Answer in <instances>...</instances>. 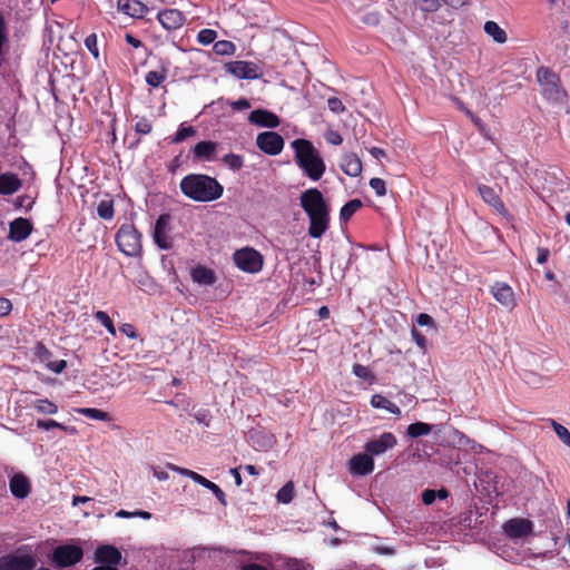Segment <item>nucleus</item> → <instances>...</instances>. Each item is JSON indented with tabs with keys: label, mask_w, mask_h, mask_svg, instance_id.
<instances>
[{
	"label": "nucleus",
	"mask_w": 570,
	"mask_h": 570,
	"mask_svg": "<svg viewBox=\"0 0 570 570\" xmlns=\"http://www.w3.org/2000/svg\"><path fill=\"white\" fill-rule=\"evenodd\" d=\"M299 205L309 219L308 235L321 238L331 223V207L324 195L317 188H308L301 193Z\"/></svg>",
	"instance_id": "nucleus-1"
},
{
	"label": "nucleus",
	"mask_w": 570,
	"mask_h": 570,
	"mask_svg": "<svg viewBox=\"0 0 570 570\" xmlns=\"http://www.w3.org/2000/svg\"><path fill=\"white\" fill-rule=\"evenodd\" d=\"M181 193L200 203H208L222 197L223 185L214 177L205 174H189L179 184Z\"/></svg>",
	"instance_id": "nucleus-2"
},
{
	"label": "nucleus",
	"mask_w": 570,
	"mask_h": 570,
	"mask_svg": "<svg viewBox=\"0 0 570 570\" xmlns=\"http://www.w3.org/2000/svg\"><path fill=\"white\" fill-rule=\"evenodd\" d=\"M292 148L295 153V163L304 175L313 181L320 180L326 170V165L312 141L298 138L292 141Z\"/></svg>",
	"instance_id": "nucleus-3"
},
{
	"label": "nucleus",
	"mask_w": 570,
	"mask_h": 570,
	"mask_svg": "<svg viewBox=\"0 0 570 570\" xmlns=\"http://www.w3.org/2000/svg\"><path fill=\"white\" fill-rule=\"evenodd\" d=\"M537 80L541 86L542 96L551 102L559 104L567 99V91L561 86L560 77L549 67H539Z\"/></svg>",
	"instance_id": "nucleus-4"
},
{
	"label": "nucleus",
	"mask_w": 570,
	"mask_h": 570,
	"mask_svg": "<svg viewBox=\"0 0 570 570\" xmlns=\"http://www.w3.org/2000/svg\"><path fill=\"white\" fill-rule=\"evenodd\" d=\"M116 243L121 253L127 256H138L141 253V235L132 224H124L116 234Z\"/></svg>",
	"instance_id": "nucleus-5"
},
{
	"label": "nucleus",
	"mask_w": 570,
	"mask_h": 570,
	"mask_svg": "<svg viewBox=\"0 0 570 570\" xmlns=\"http://www.w3.org/2000/svg\"><path fill=\"white\" fill-rule=\"evenodd\" d=\"M26 549L27 547H21L14 554L2 556L0 558V570H33L37 561L31 550L27 553L19 554Z\"/></svg>",
	"instance_id": "nucleus-6"
},
{
	"label": "nucleus",
	"mask_w": 570,
	"mask_h": 570,
	"mask_svg": "<svg viewBox=\"0 0 570 570\" xmlns=\"http://www.w3.org/2000/svg\"><path fill=\"white\" fill-rule=\"evenodd\" d=\"M233 259L239 269L252 274L258 273L264 263L262 254L250 247L237 249L233 255Z\"/></svg>",
	"instance_id": "nucleus-7"
},
{
	"label": "nucleus",
	"mask_w": 570,
	"mask_h": 570,
	"mask_svg": "<svg viewBox=\"0 0 570 570\" xmlns=\"http://www.w3.org/2000/svg\"><path fill=\"white\" fill-rule=\"evenodd\" d=\"M224 70L237 79H258L262 76L259 67L253 61L236 60L224 65Z\"/></svg>",
	"instance_id": "nucleus-8"
},
{
	"label": "nucleus",
	"mask_w": 570,
	"mask_h": 570,
	"mask_svg": "<svg viewBox=\"0 0 570 570\" xmlns=\"http://www.w3.org/2000/svg\"><path fill=\"white\" fill-rule=\"evenodd\" d=\"M83 557V551L78 546L63 544L53 550L52 560L57 567H70L78 563Z\"/></svg>",
	"instance_id": "nucleus-9"
},
{
	"label": "nucleus",
	"mask_w": 570,
	"mask_h": 570,
	"mask_svg": "<svg viewBox=\"0 0 570 570\" xmlns=\"http://www.w3.org/2000/svg\"><path fill=\"white\" fill-rule=\"evenodd\" d=\"M256 146L271 156L279 155L284 148V139L276 131L259 132L256 137Z\"/></svg>",
	"instance_id": "nucleus-10"
},
{
	"label": "nucleus",
	"mask_w": 570,
	"mask_h": 570,
	"mask_svg": "<svg viewBox=\"0 0 570 570\" xmlns=\"http://www.w3.org/2000/svg\"><path fill=\"white\" fill-rule=\"evenodd\" d=\"M169 232H170V215L163 214L157 218L156 224H155V229H154V240L160 249H170L171 248L173 242L169 236Z\"/></svg>",
	"instance_id": "nucleus-11"
},
{
	"label": "nucleus",
	"mask_w": 570,
	"mask_h": 570,
	"mask_svg": "<svg viewBox=\"0 0 570 570\" xmlns=\"http://www.w3.org/2000/svg\"><path fill=\"white\" fill-rule=\"evenodd\" d=\"M397 441L395 435L391 432H385L377 439L367 441L364 445V449L365 452L373 458V455H380L385 453L387 450L393 449Z\"/></svg>",
	"instance_id": "nucleus-12"
},
{
	"label": "nucleus",
	"mask_w": 570,
	"mask_h": 570,
	"mask_svg": "<svg viewBox=\"0 0 570 570\" xmlns=\"http://www.w3.org/2000/svg\"><path fill=\"white\" fill-rule=\"evenodd\" d=\"M504 533L511 539L528 537L533 530V523L528 519L514 518L503 524Z\"/></svg>",
	"instance_id": "nucleus-13"
},
{
	"label": "nucleus",
	"mask_w": 570,
	"mask_h": 570,
	"mask_svg": "<svg viewBox=\"0 0 570 570\" xmlns=\"http://www.w3.org/2000/svg\"><path fill=\"white\" fill-rule=\"evenodd\" d=\"M494 299L508 309H513L517 305L514 292L510 285L503 282H495L490 289Z\"/></svg>",
	"instance_id": "nucleus-14"
},
{
	"label": "nucleus",
	"mask_w": 570,
	"mask_h": 570,
	"mask_svg": "<svg viewBox=\"0 0 570 570\" xmlns=\"http://www.w3.org/2000/svg\"><path fill=\"white\" fill-rule=\"evenodd\" d=\"M32 230V223L28 218L18 217L9 224L8 238L12 242L20 243L27 239Z\"/></svg>",
	"instance_id": "nucleus-15"
},
{
	"label": "nucleus",
	"mask_w": 570,
	"mask_h": 570,
	"mask_svg": "<svg viewBox=\"0 0 570 570\" xmlns=\"http://www.w3.org/2000/svg\"><path fill=\"white\" fill-rule=\"evenodd\" d=\"M157 19L164 29L177 30L186 22L185 14L178 9H165L158 12Z\"/></svg>",
	"instance_id": "nucleus-16"
},
{
	"label": "nucleus",
	"mask_w": 570,
	"mask_h": 570,
	"mask_svg": "<svg viewBox=\"0 0 570 570\" xmlns=\"http://www.w3.org/2000/svg\"><path fill=\"white\" fill-rule=\"evenodd\" d=\"M348 469L353 475H367L374 470V460L366 452L355 454L348 461Z\"/></svg>",
	"instance_id": "nucleus-17"
},
{
	"label": "nucleus",
	"mask_w": 570,
	"mask_h": 570,
	"mask_svg": "<svg viewBox=\"0 0 570 570\" xmlns=\"http://www.w3.org/2000/svg\"><path fill=\"white\" fill-rule=\"evenodd\" d=\"M249 122L266 128H276L281 120L277 115L266 109L253 110L248 116Z\"/></svg>",
	"instance_id": "nucleus-18"
},
{
	"label": "nucleus",
	"mask_w": 570,
	"mask_h": 570,
	"mask_svg": "<svg viewBox=\"0 0 570 570\" xmlns=\"http://www.w3.org/2000/svg\"><path fill=\"white\" fill-rule=\"evenodd\" d=\"M9 488L17 499H24L31 492L30 480L23 473H16L10 478Z\"/></svg>",
	"instance_id": "nucleus-19"
},
{
	"label": "nucleus",
	"mask_w": 570,
	"mask_h": 570,
	"mask_svg": "<svg viewBox=\"0 0 570 570\" xmlns=\"http://www.w3.org/2000/svg\"><path fill=\"white\" fill-rule=\"evenodd\" d=\"M96 561L106 566H117L121 561V552L114 546H100L96 550Z\"/></svg>",
	"instance_id": "nucleus-20"
},
{
	"label": "nucleus",
	"mask_w": 570,
	"mask_h": 570,
	"mask_svg": "<svg viewBox=\"0 0 570 570\" xmlns=\"http://www.w3.org/2000/svg\"><path fill=\"white\" fill-rule=\"evenodd\" d=\"M478 191L481 196V198L491 206L494 210H497L500 214H505L507 209L505 206L500 198L499 194L494 190L493 187L480 184L478 186Z\"/></svg>",
	"instance_id": "nucleus-21"
},
{
	"label": "nucleus",
	"mask_w": 570,
	"mask_h": 570,
	"mask_svg": "<svg viewBox=\"0 0 570 570\" xmlns=\"http://www.w3.org/2000/svg\"><path fill=\"white\" fill-rule=\"evenodd\" d=\"M118 9L136 19L144 18L149 11L148 7L139 0H118Z\"/></svg>",
	"instance_id": "nucleus-22"
},
{
	"label": "nucleus",
	"mask_w": 570,
	"mask_h": 570,
	"mask_svg": "<svg viewBox=\"0 0 570 570\" xmlns=\"http://www.w3.org/2000/svg\"><path fill=\"white\" fill-rule=\"evenodd\" d=\"M340 167L343 173L351 177L361 175L363 166L358 156L354 153H346L342 156Z\"/></svg>",
	"instance_id": "nucleus-23"
},
{
	"label": "nucleus",
	"mask_w": 570,
	"mask_h": 570,
	"mask_svg": "<svg viewBox=\"0 0 570 570\" xmlns=\"http://www.w3.org/2000/svg\"><path fill=\"white\" fill-rule=\"evenodd\" d=\"M217 149V144L210 140H203L195 145L193 155L196 160L210 161L214 160Z\"/></svg>",
	"instance_id": "nucleus-24"
},
{
	"label": "nucleus",
	"mask_w": 570,
	"mask_h": 570,
	"mask_svg": "<svg viewBox=\"0 0 570 570\" xmlns=\"http://www.w3.org/2000/svg\"><path fill=\"white\" fill-rule=\"evenodd\" d=\"M22 186L17 174L3 173L0 175V195L9 196L17 193Z\"/></svg>",
	"instance_id": "nucleus-25"
},
{
	"label": "nucleus",
	"mask_w": 570,
	"mask_h": 570,
	"mask_svg": "<svg viewBox=\"0 0 570 570\" xmlns=\"http://www.w3.org/2000/svg\"><path fill=\"white\" fill-rule=\"evenodd\" d=\"M190 276L195 283L205 286H212L217 281L215 272L203 265L194 267L190 272Z\"/></svg>",
	"instance_id": "nucleus-26"
},
{
	"label": "nucleus",
	"mask_w": 570,
	"mask_h": 570,
	"mask_svg": "<svg viewBox=\"0 0 570 570\" xmlns=\"http://www.w3.org/2000/svg\"><path fill=\"white\" fill-rule=\"evenodd\" d=\"M371 405L375 409H382V410H385L392 414H395V415H400L401 414V410L400 407L393 403L392 401H390L387 397L381 395V394H374L372 397H371Z\"/></svg>",
	"instance_id": "nucleus-27"
},
{
	"label": "nucleus",
	"mask_w": 570,
	"mask_h": 570,
	"mask_svg": "<svg viewBox=\"0 0 570 570\" xmlns=\"http://www.w3.org/2000/svg\"><path fill=\"white\" fill-rule=\"evenodd\" d=\"M483 29L498 43H504L508 39L507 32L495 21H487Z\"/></svg>",
	"instance_id": "nucleus-28"
},
{
	"label": "nucleus",
	"mask_w": 570,
	"mask_h": 570,
	"mask_svg": "<svg viewBox=\"0 0 570 570\" xmlns=\"http://www.w3.org/2000/svg\"><path fill=\"white\" fill-rule=\"evenodd\" d=\"M168 77V69L163 66L158 70H150L145 76V81L153 88H158Z\"/></svg>",
	"instance_id": "nucleus-29"
},
{
	"label": "nucleus",
	"mask_w": 570,
	"mask_h": 570,
	"mask_svg": "<svg viewBox=\"0 0 570 570\" xmlns=\"http://www.w3.org/2000/svg\"><path fill=\"white\" fill-rule=\"evenodd\" d=\"M31 406L43 415H52L58 412V405L48 399H37L31 402Z\"/></svg>",
	"instance_id": "nucleus-30"
},
{
	"label": "nucleus",
	"mask_w": 570,
	"mask_h": 570,
	"mask_svg": "<svg viewBox=\"0 0 570 570\" xmlns=\"http://www.w3.org/2000/svg\"><path fill=\"white\" fill-rule=\"evenodd\" d=\"M362 206V202L357 198L348 200L340 210V220L347 223Z\"/></svg>",
	"instance_id": "nucleus-31"
},
{
	"label": "nucleus",
	"mask_w": 570,
	"mask_h": 570,
	"mask_svg": "<svg viewBox=\"0 0 570 570\" xmlns=\"http://www.w3.org/2000/svg\"><path fill=\"white\" fill-rule=\"evenodd\" d=\"M196 483L203 485L204 488H206V490L212 491L213 494L217 498V500L220 503L226 504V495H225L224 491L216 483L209 481L208 479H206L203 475H199Z\"/></svg>",
	"instance_id": "nucleus-32"
},
{
	"label": "nucleus",
	"mask_w": 570,
	"mask_h": 570,
	"mask_svg": "<svg viewBox=\"0 0 570 570\" xmlns=\"http://www.w3.org/2000/svg\"><path fill=\"white\" fill-rule=\"evenodd\" d=\"M433 426L425 422H415L407 426V435L413 439L428 435L432 432Z\"/></svg>",
	"instance_id": "nucleus-33"
},
{
	"label": "nucleus",
	"mask_w": 570,
	"mask_h": 570,
	"mask_svg": "<svg viewBox=\"0 0 570 570\" xmlns=\"http://www.w3.org/2000/svg\"><path fill=\"white\" fill-rule=\"evenodd\" d=\"M77 413L91 419V420H98V421H109L110 415L108 412H105L95 407H80L76 410Z\"/></svg>",
	"instance_id": "nucleus-34"
},
{
	"label": "nucleus",
	"mask_w": 570,
	"mask_h": 570,
	"mask_svg": "<svg viewBox=\"0 0 570 570\" xmlns=\"http://www.w3.org/2000/svg\"><path fill=\"white\" fill-rule=\"evenodd\" d=\"M213 51L217 56H233L236 52V46L229 40H219L214 43Z\"/></svg>",
	"instance_id": "nucleus-35"
},
{
	"label": "nucleus",
	"mask_w": 570,
	"mask_h": 570,
	"mask_svg": "<svg viewBox=\"0 0 570 570\" xmlns=\"http://www.w3.org/2000/svg\"><path fill=\"white\" fill-rule=\"evenodd\" d=\"M97 214L102 219H111L115 215L114 202L110 199H104L98 204Z\"/></svg>",
	"instance_id": "nucleus-36"
},
{
	"label": "nucleus",
	"mask_w": 570,
	"mask_h": 570,
	"mask_svg": "<svg viewBox=\"0 0 570 570\" xmlns=\"http://www.w3.org/2000/svg\"><path fill=\"white\" fill-rule=\"evenodd\" d=\"M94 317L96 321H98L101 325L106 327L110 335L116 336V327L114 325V322L106 312L98 311L95 313Z\"/></svg>",
	"instance_id": "nucleus-37"
},
{
	"label": "nucleus",
	"mask_w": 570,
	"mask_h": 570,
	"mask_svg": "<svg viewBox=\"0 0 570 570\" xmlns=\"http://www.w3.org/2000/svg\"><path fill=\"white\" fill-rule=\"evenodd\" d=\"M223 163L228 168L236 171V170H239L244 166V158L240 155L230 153L223 157Z\"/></svg>",
	"instance_id": "nucleus-38"
},
{
	"label": "nucleus",
	"mask_w": 570,
	"mask_h": 570,
	"mask_svg": "<svg viewBox=\"0 0 570 570\" xmlns=\"http://www.w3.org/2000/svg\"><path fill=\"white\" fill-rule=\"evenodd\" d=\"M195 135H196V129L193 126L185 127L181 125L178 128V130L176 131V134L174 135V137L171 138V142L179 144V142L184 141L185 139H187L188 137H191Z\"/></svg>",
	"instance_id": "nucleus-39"
},
{
	"label": "nucleus",
	"mask_w": 570,
	"mask_h": 570,
	"mask_svg": "<svg viewBox=\"0 0 570 570\" xmlns=\"http://www.w3.org/2000/svg\"><path fill=\"white\" fill-rule=\"evenodd\" d=\"M294 497V485L292 482L284 484L277 492V500L282 503H289Z\"/></svg>",
	"instance_id": "nucleus-40"
},
{
	"label": "nucleus",
	"mask_w": 570,
	"mask_h": 570,
	"mask_svg": "<svg viewBox=\"0 0 570 570\" xmlns=\"http://www.w3.org/2000/svg\"><path fill=\"white\" fill-rule=\"evenodd\" d=\"M217 38V32L213 29H202L197 33V41L200 45L207 46L210 43H215V40Z\"/></svg>",
	"instance_id": "nucleus-41"
},
{
	"label": "nucleus",
	"mask_w": 570,
	"mask_h": 570,
	"mask_svg": "<svg viewBox=\"0 0 570 570\" xmlns=\"http://www.w3.org/2000/svg\"><path fill=\"white\" fill-rule=\"evenodd\" d=\"M167 468L170 469L171 471L174 472H177L184 476H187L189 479H191L194 482H196L199 478V473L193 471V470H189V469H186V468H181V466H178L174 463H167Z\"/></svg>",
	"instance_id": "nucleus-42"
},
{
	"label": "nucleus",
	"mask_w": 570,
	"mask_h": 570,
	"mask_svg": "<svg viewBox=\"0 0 570 570\" xmlns=\"http://www.w3.org/2000/svg\"><path fill=\"white\" fill-rule=\"evenodd\" d=\"M352 372L355 376L362 379V380H365V381H370L373 379V374L372 372L370 371V368L365 365H362L360 363H355L352 367Z\"/></svg>",
	"instance_id": "nucleus-43"
},
{
	"label": "nucleus",
	"mask_w": 570,
	"mask_h": 570,
	"mask_svg": "<svg viewBox=\"0 0 570 570\" xmlns=\"http://www.w3.org/2000/svg\"><path fill=\"white\" fill-rule=\"evenodd\" d=\"M552 426L558 438L570 448V432L568 429L556 421H552Z\"/></svg>",
	"instance_id": "nucleus-44"
},
{
	"label": "nucleus",
	"mask_w": 570,
	"mask_h": 570,
	"mask_svg": "<svg viewBox=\"0 0 570 570\" xmlns=\"http://www.w3.org/2000/svg\"><path fill=\"white\" fill-rule=\"evenodd\" d=\"M151 130L153 124L146 117H141L135 125V131L139 135H148L151 132Z\"/></svg>",
	"instance_id": "nucleus-45"
},
{
	"label": "nucleus",
	"mask_w": 570,
	"mask_h": 570,
	"mask_svg": "<svg viewBox=\"0 0 570 570\" xmlns=\"http://www.w3.org/2000/svg\"><path fill=\"white\" fill-rule=\"evenodd\" d=\"M85 46L96 59L99 58L96 33H90L89 36H87V38L85 39Z\"/></svg>",
	"instance_id": "nucleus-46"
},
{
	"label": "nucleus",
	"mask_w": 570,
	"mask_h": 570,
	"mask_svg": "<svg viewBox=\"0 0 570 570\" xmlns=\"http://www.w3.org/2000/svg\"><path fill=\"white\" fill-rule=\"evenodd\" d=\"M370 186L372 189H374L375 194L379 197L386 195L385 181L382 178H379V177L371 178Z\"/></svg>",
	"instance_id": "nucleus-47"
},
{
	"label": "nucleus",
	"mask_w": 570,
	"mask_h": 570,
	"mask_svg": "<svg viewBox=\"0 0 570 570\" xmlns=\"http://www.w3.org/2000/svg\"><path fill=\"white\" fill-rule=\"evenodd\" d=\"M328 109L334 114H342L345 110V106L340 98L331 97L327 100Z\"/></svg>",
	"instance_id": "nucleus-48"
},
{
	"label": "nucleus",
	"mask_w": 570,
	"mask_h": 570,
	"mask_svg": "<svg viewBox=\"0 0 570 570\" xmlns=\"http://www.w3.org/2000/svg\"><path fill=\"white\" fill-rule=\"evenodd\" d=\"M440 8V0H421V9L425 12H435Z\"/></svg>",
	"instance_id": "nucleus-49"
},
{
	"label": "nucleus",
	"mask_w": 570,
	"mask_h": 570,
	"mask_svg": "<svg viewBox=\"0 0 570 570\" xmlns=\"http://www.w3.org/2000/svg\"><path fill=\"white\" fill-rule=\"evenodd\" d=\"M233 110L242 111L250 108V102L247 98H239L238 100L229 104Z\"/></svg>",
	"instance_id": "nucleus-50"
},
{
	"label": "nucleus",
	"mask_w": 570,
	"mask_h": 570,
	"mask_svg": "<svg viewBox=\"0 0 570 570\" xmlns=\"http://www.w3.org/2000/svg\"><path fill=\"white\" fill-rule=\"evenodd\" d=\"M326 141L331 145L338 146L343 142V137L338 131L330 130L326 136Z\"/></svg>",
	"instance_id": "nucleus-51"
},
{
	"label": "nucleus",
	"mask_w": 570,
	"mask_h": 570,
	"mask_svg": "<svg viewBox=\"0 0 570 570\" xmlns=\"http://www.w3.org/2000/svg\"><path fill=\"white\" fill-rule=\"evenodd\" d=\"M120 332L129 338H137V331L132 324L125 323L120 326Z\"/></svg>",
	"instance_id": "nucleus-52"
},
{
	"label": "nucleus",
	"mask_w": 570,
	"mask_h": 570,
	"mask_svg": "<svg viewBox=\"0 0 570 570\" xmlns=\"http://www.w3.org/2000/svg\"><path fill=\"white\" fill-rule=\"evenodd\" d=\"M12 311V303L10 299L0 297V316H7Z\"/></svg>",
	"instance_id": "nucleus-53"
},
{
	"label": "nucleus",
	"mask_w": 570,
	"mask_h": 570,
	"mask_svg": "<svg viewBox=\"0 0 570 570\" xmlns=\"http://www.w3.org/2000/svg\"><path fill=\"white\" fill-rule=\"evenodd\" d=\"M412 337L419 347L425 348L426 338L420 331H417L416 328H412Z\"/></svg>",
	"instance_id": "nucleus-54"
},
{
	"label": "nucleus",
	"mask_w": 570,
	"mask_h": 570,
	"mask_svg": "<svg viewBox=\"0 0 570 570\" xmlns=\"http://www.w3.org/2000/svg\"><path fill=\"white\" fill-rule=\"evenodd\" d=\"M56 426H59V422L55 420H38L37 421V428L41 430H50L55 429Z\"/></svg>",
	"instance_id": "nucleus-55"
},
{
	"label": "nucleus",
	"mask_w": 570,
	"mask_h": 570,
	"mask_svg": "<svg viewBox=\"0 0 570 570\" xmlns=\"http://www.w3.org/2000/svg\"><path fill=\"white\" fill-rule=\"evenodd\" d=\"M66 366L67 362L65 360L53 361L48 364V367L57 374L61 373L66 368Z\"/></svg>",
	"instance_id": "nucleus-56"
},
{
	"label": "nucleus",
	"mask_w": 570,
	"mask_h": 570,
	"mask_svg": "<svg viewBox=\"0 0 570 570\" xmlns=\"http://www.w3.org/2000/svg\"><path fill=\"white\" fill-rule=\"evenodd\" d=\"M435 499H436V493H434V490L426 489L423 491L422 501L424 504L430 505V504L434 503Z\"/></svg>",
	"instance_id": "nucleus-57"
},
{
	"label": "nucleus",
	"mask_w": 570,
	"mask_h": 570,
	"mask_svg": "<svg viewBox=\"0 0 570 570\" xmlns=\"http://www.w3.org/2000/svg\"><path fill=\"white\" fill-rule=\"evenodd\" d=\"M549 255H550V250L548 248L538 247V249H537V263L540 264V265L547 263V261L549 258Z\"/></svg>",
	"instance_id": "nucleus-58"
},
{
	"label": "nucleus",
	"mask_w": 570,
	"mask_h": 570,
	"mask_svg": "<svg viewBox=\"0 0 570 570\" xmlns=\"http://www.w3.org/2000/svg\"><path fill=\"white\" fill-rule=\"evenodd\" d=\"M416 322L420 326H429L433 325L434 323L433 318L426 313H420L417 315Z\"/></svg>",
	"instance_id": "nucleus-59"
},
{
	"label": "nucleus",
	"mask_w": 570,
	"mask_h": 570,
	"mask_svg": "<svg viewBox=\"0 0 570 570\" xmlns=\"http://www.w3.org/2000/svg\"><path fill=\"white\" fill-rule=\"evenodd\" d=\"M180 156H176L169 161V164L167 165V169L169 173L175 174L176 170L180 167Z\"/></svg>",
	"instance_id": "nucleus-60"
},
{
	"label": "nucleus",
	"mask_w": 570,
	"mask_h": 570,
	"mask_svg": "<svg viewBox=\"0 0 570 570\" xmlns=\"http://www.w3.org/2000/svg\"><path fill=\"white\" fill-rule=\"evenodd\" d=\"M125 40L128 45L132 46L136 49L142 47V41L132 36L131 33H126Z\"/></svg>",
	"instance_id": "nucleus-61"
},
{
	"label": "nucleus",
	"mask_w": 570,
	"mask_h": 570,
	"mask_svg": "<svg viewBox=\"0 0 570 570\" xmlns=\"http://www.w3.org/2000/svg\"><path fill=\"white\" fill-rule=\"evenodd\" d=\"M240 570H269V569L259 563H248V564L243 566Z\"/></svg>",
	"instance_id": "nucleus-62"
},
{
	"label": "nucleus",
	"mask_w": 570,
	"mask_h": 570,
	"mask_svg": "<svg viewBox=\"0 0 570 570\" xmlns=\"http://www.w3.org/2000/svg\"><path fill=\"white\" fill-rule=\"evenodd\" d=\"M370 154L374 158H376V159H380L381 157H385L386 156L385 151L383 149L379 148V147H372L370 149Z\"/></svg>",
	"instance_id": "nucleus-63"
},
{
	"label": "nucleus",
	"mask_w": 570,
	"mask_h": 570,
	"mask_svg": "<svg viewBox=\"0 0 570 570\" xmlns=\"http://www.w3.org/2000/svg\"><path fill=\"white\" fill-rule=\"evenodd\" d=\"M154 476L158 479L159 481H165L169 478L168 473L166 471H163L160 469H154Z\"/></svg>",
	"instance_id": "nucleus-64"
}]
</instances>
